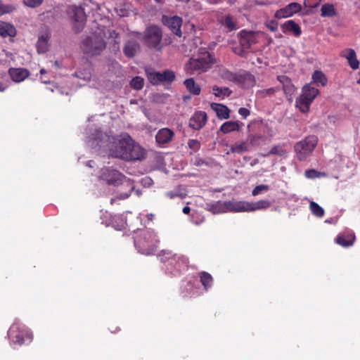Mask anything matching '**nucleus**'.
<instances>
[{
	"mask_svg": "<svg viewBox=\"0 0 360 360\" xmlns=\"http://www.w3.org/2000/svg\"><path fill=\"white\" fill-rule=\"evenodd\" d=\"M198 277L205 290H207L212 287L213 283V278L210 274L206 271H200L198 273Z\"/></svg>",
	"mask_w": 360,
	"mask_h": 360,
	"instance_id": "obj_30",
	"label": "nucleus"
},
{
	"mask_svg": "<svg viewBox=\"0 0 360 360\" xmlns=\"http://www.w3.org/2000/svg\"><path fill=\"white\" fill-rule=\"evenodd\" d=\"M111 155L127 161H134L143 158L142 148L126 135L120 139L115 148L110 149Z\"/></svg>",
	"mask_w": 360,
	"mask_h": 360,
	"instance_id": "obj_1",
	"label": "nucleus"
},
{
	"mask_svg": "<svg viewBox=\"0 0 360 360\" xmlns=\"http://www.w3.org/2000/svg\"><path fill=\"white\" fill-rule=\"evenodd\" d=\"M248 140L252 146H259L266 141V136L263 133L249 134Z\"/></svg>",
	"mask_w": 360,
	"mask_h": 360,
	"instance_id": "obj_29",
	"label": "nucleus"
},
{
	"mask_svg": "<svg viewBox=\"0 0 360 360\" xmlns=\"http://www.w3.org/2000/svg\"><path fill=\"white\" fill-rule=\"evenodd\" d=\"M358 83H359V84H360V80H359V81H358Z\"/></svg>",
	"mask_w": 360,
	"mask_h": 360,
	"instance_id": "obj_61",
	"label": "nucleus"
},
{
	"mask_svg": "<svg viewBox=\"0 0 360 360\" xmlns=\"http://www.w3.org/2000/svg\"><path fill=\"white\" fill-rule=\"evenodd\" d=\"M340 56L347 60L348 64L352 70H357L359 68V62L354 49H345L340 52Z\"/></svg>",
	"mask_w": 360,
	"mask_h": 360,
	"instance_id": "obj_21",
	"label": "nucleus"
},
{
	"mask_svg": "<svg viewBox=\"0 0 360 360\" xmlns=\"http://www.w3.org/2000/svg\"><path fill=\"white\" fill-rule=\"evenodd\" d=\"M278 89L275 87H271L266 89H262L257 91L256 95L259 98L271 96L274 94Z\"/></svg>",
	"mask_w": 360,
	"mask_h": 360,
	"instance_id": "obj_43",
	"label": "nucleus"
},
{
	"mask_svg": "<svg viewBox=\"0 0 360 360\" xmlns=\"http://www.w3.org/2000/svg\"><path fill=\"white\" fill-rule=\"evenodd\" d=\"M319 94L318 89L311 84H305L302 87L301 95L296 99L295 106L302 112H308L311 103Z\"/></svg>",
	"mask_w": 360,
	"mask_h": 360,
	"instance_id": "obj_6",
	"label": "nucleus"
},
{
	"mask_svg": "<svg viewBox=\"0 0 360 360\" xmlns=\"http://www.w3.org/2000/svg\"><path fill=\"white\" fill-rule=\"evenodd\" d=\"M0 35L2 37H15L16 35V29L10 23H4L0 26Z\"/></svg>",
	"mask_w": 360,
	"mask_h": 360,
	"instance_id": "obj_31",
	"label": "nucleus"
},
{
	"mask_svg": "<svg viewBox=\"0 0 360 360\" xmlns=\"http://www.w3.org/2000/svg\"><path fill=\"white\" fill-rule=\"evenodd\" d=\"M144 80L139 76L134 77L130 82V86L132 89L140 90L143 87Z\"/></svg>",
	"mask_w": 360,
	"mask_h": 360,
	"instance_id": "obj_42",
	"label": "nucleus"
},
{
	"mask_svg": "<svg viewBox=\"0 0 360 360\" xmlns=\"http://www.w3.org/2000/svg\"><path fill=\"white\" fill-rule=\"evenodd\" d=\"M163 23L167 25L170 30L176 36L181 37L182 34L181 27L182 19L179 16L167 17L164 15L162 18Z\"/></svg>",
	"mask_w": 360,
	"mask_h": 360,
	"instance_id": "obj_13",
	"label": "nucleus"
},
{
	"mask_svg": "<svg viewBox=\"0 0 360 360\" xmlns=\"http://www.w3.org/2000/svg\"><path fill=\"white\" fill-rule=\"evenodd\" d=\"M101 179L105 181L107 184L117 186L120 184H124L128 187V191L126 193H120L117 195L120 200H124L128 198L134 189V181L127 179L124 174L118 170L112 169V167L103 168L101 173Z\"/></svg>",
	"mask_w": 360,
	"mask_h": 360,
	"instance_id": "obj_2",
	"label": "nucleus"
},
{
	"mask_svg": "<svg viewBox=\"0 0 360 360\" xmlns=\"http://www.w3.org/2000/svg\"><path fill=\"white\" fill-rule=\"evenodd\" d=\"M25 5L30 8H36L39 6L43 0H22Z\"/></svg>",
	"mask_w": 360,
	"mask_h": 360,
	"instance_id": "obj_48",
	"label": "nucleus"
},
{
	"mask_svg": "<svg viewBox=\"0 0 360 360\" xmlns=\"http://www.w3.org/2000/svg\"><path fill=\"white\" fill-rule=\"evenodd\" d=\"M355 239L356 237L354 233L351 230H346L340 233L337 236L335 242L338 245L344 248H347L352 246L354 244Z\"/></svg>",
	"mask_w": 360,
	"mask_h": 360,
	"instance_id": "obj_17",
	"label": "nucleus"
},
{
	"mask_svg": "<svg viewBox=\"0 0 360 360\" xmlns=\"http://www.w3.org/2000/svg\"><path fill=\"white\" fill-rule=\"evenodd\" d=\"M213 64L210 53H207L205 58H190L186 64L187 73L193 75L195 72H205L210 69Z\"/></svg>",
	"mask_w": 360,
	"mask_h": 360,
	"instance_id": "obj_9",
	"label": "nucleus"
},
{
	"mask_svg": "<svg viewBox=\"0 0 360 360\" xmlns=\"http://www.w3.org/2000/svg\"><path fill=\"white\" fill-rule=\"evenodd\" d=\"M8 88V85L0 82V92L4 91Z\"/></svg>",
	"mask_w": 360,
	"mask_h": 360,
	"instance_id": "obj_55",
	"label": "nucleus"
},
{
	"mask_svg": "<svg viewBox=\"0 0 360 360\" xmlns=\"http://www.w3.org/2000/svg\"><path fill=\"white\" fill-rule=\"evenodd\" d=\"M69 13L73 22V30L76 32H81L86 20V15L84 8L73 5L70 7Z\"/></svg>",
	"mask_w": 360,
	"mask_h": 360,
	"instance_id": "obj_11",
	"label": "nucleus"
},
{
	"mask_svg": "<svg viewBox=\"0 0 360 360\" xmlns=\"http://www.w3.org/2000/svg\"><path fill=\"white\" fill-rule=\"evenodd\" d=\"M267 27L272 32H275L278 30V24L274 21H271L267 25Z\"/></svg>",
	"mask_w": 360,
	"mask_h": 360,
	"instance_id": "obj_53",
	"label": "nucleus"
},
{
	"mask_svg": "<svg viewBox=\"0 0 360 360\" xmlns=\"http://www.w3.org/2000/svg\"><path fill=\"white\" fill-rule=\"evenodd\" d=\"M309 208L311 213L318 217H321L324 214L323 209L315 202H310Z\"/></svg>",
	"mask_w": 360,
	"mask_h": 360,
	"instance_id": "obj_40",
	"label": "nucleus"
},
{
	"mask_svg": "<svg viewBox=\"0 0 360 360\" xmlns=\"http://www.w3.org/2000/svg\"><path fill=\"white\" fill-rule=\"evenodd\" d=\"M166 196L170 199H173L174 198L179 197L181 199L184 198L186 196V193H182L177 192L176 191H171L166 193Z\"/></svg>",
	"mask_w": 360,
	"mask_h": 360,
	"instance_id": "obj_49",
	"label": "nucleus"
},
{
	"mask_svg": "<svg viewBox=\"0 0 360 360\" xmlns=\"http://www.w3.org/2000/svg\"><path fill=\"white\" fill-rule=\"evenodd\" d=\"M146 218L148 219V220H149V221H152V220H153V219L154 218V214H151V213H150V214H148L146 215Z\"/></svg>",
	"mask_w": 360,
	"mask_h": 360,
	"instance_id": "obj_58",
	"label": "nucleus"
},
{
	"mask_svg": "<svg viewBox=\"0 0 360 360\" xmlns=\"http://www.w3.org/2000/svg\"><path fill=\"white\" fill-rule=\"evenodd\" d=\"M287 153V151L283 148L281 145H276L271 148L269 152L264 155V156H269L270 155H276L278 156H283Z\"/></svg>",
	"mask_w": 360,
	"mask_h": 360,
	"instance_id": "obj_41",
	"label": "nucleus"
},
{
	"mask_svg": "<svg viewBox=\"0 0 360 360\" xmlns=\"http://www.w3.org/2000/svg\"><path fill=\"white\" fill-rule=\"evenodd\" d=\"M336 15L335 7L331 4H324L321 8V15L322 17L331 18Z\"/></svg>",
	"mask_w": 360,
	"mask_h": 360,
	"instance_id": "obj_36",
	"label": "nucleus"
},
{
	"mask_svg": "<svg viewBox=\"0 0 360 360\" xmlns=\"http://www.w3.org/2000/svg\"><path fill=\"white\" fill-rule=\"evenodd\" d=\"M268 127L266 124H264L262 121H252L248 125V131L249 134H259L263 133L266 134V129Z\"/></svg>",
	"mask_w": 360,
	"mask_h": 360,
	"instance_id": "obj_25",
	"label": "nucleus"
},
{
	"mask_svg": "<svg viewBox=\"0 0 360 360\" xmlns=\"http://www.w3.org/2000/svg\"><path fill=\"white\" fill-rule=\"evenodd\" d=\"M212 108L214 110L218 118L226 120L230 117V110L227 106L220 103H212Z\"/></svg>",
	"mask_w": 360,
	"mask_h": 360,
	"instance_id": "obj_28",
	"label": "nucleus"
},
{
	"mask_svg": "<svg viewBox=\"0 0 360 360\" xmlns=\"http://www.w3.org/2000/svg\"><path fill=\"white\" fill-rule=\"evenodd\" d=\"M301 10V4L296 2L290 3L284 8L278 10L276 13V17L278 18L290 17L299 13Z\"/></svg>",
	"mask_w": 360,
	"mask_h": 360,
	"instance_id": "obj_14",
	"label": "nucleus"
},
{
	"mask_svg": "<svg viewBox=\"0 0 360 360\" xmlns=\"http://www.w3.org/2000/svg\"><path fill=\"white\" fill-rule=\"evenodd\" d=\"M222 77L225 80L233 82L237 84L252 86L255 84V77L249 73L236 74L229 70H225L222 73Z\"/></svg>",
	"mask_w": 360,
	"mask_h": 360,
	"instance_id": "obj_10",
	"label": "nucleus"
},
{
	"mask_svg": "<svg viewBox=\"0 0 360 360\" xmlns=\"http://www.w3.org/2000/svg\"><path fill=\"white\" fill-rule=\"evenodd\" d=\"M224 25L229 29V30H233L236 28V24L233 22V18L231 15H228L226 16L224 20Z\"/></svg>",
	"mask_w": 360,
	"mask_h": 360,
	"instance_id": "obj_47",
	"label": "nucleus"
},
{
	"mask_svg": "<svg viewBox=\"0 0 360 360\" xmlns=\"http://www.w3.org/2000/svg\"><path fill=\"white\" fill-rule=\"evenodd\" d=\"M312 79L315 83L320 84L322 86H326L328 82L326 76L321 70H315L314 72Z\"/></svg>",
	"mask_w": 360,
	"mask_h": 360,
	"instance_id": "obj_37",
	"label": "nucleus"
},
{
	"mask_svg": "<svg viewBox=\"0 0 360 360\" xmlns=\"http://www.w3.org/2000/svg\"><path fill=\"white\" fill-rule=\"evenodd\" d=\"M162 38V32L161 28L158 25H151L146 27L143 41L148 48L160 51L162 49L160 46Z\"/></svg>",
	"mask_w": 360,
	"mask_h": 360,
	"instance_id": "obj_7",
	"label": "nucleus"
},
{
	"mask_svg": "<svg viewBox=\"0 0 360 360\" xmlns=\"http://www.w3.org/2000/svg\"><path fill=\"white\" fill-rule=\"evenodd\" d=\"M109 37L117 39L119 36V34L115 30H108Z\"/></svg>",
	"mask_w": 360,
	"mask_h": 360,
	"instance_id": "obj_54",
	"label": "nucleus"
},
{
	"mask_svg": "<svg viewBox=\"0 0 360 360\" xmlns=\"http://www.w3.org/2000/svg\"><path fill=\"white\" fill-rule=\"evenodd\" d=\"M245 50H247V49H243V47L235 48L234 53L242 57H244L245 56Z\"/></svg>",
	"mask_w": 360,
	"mask_h": 360,
	"instance_id": "obj_52",
	"label": "nucleus"
},
{
	"mask_svg": "<svg viewBox=\"0 0 360 360\" xmlns=\"http://www.w3.org/2000/svg\"><path fill=\"white\" fill-rule=\"evenodd\" d=\"M167 255V258L170 260V264H174L177 271H180L184 266H186L188 263V259L184 256L178 255H172L170 252H162V256Z\"/></svg>",
	"mask_w": 360,
	"mask_h": 360,
	"instance_id": "obj_16",
	"label": "nucleus"
},
{
	"mask_svg": "<svg viewBox=\"0 0 360 360\" xmlns=\"http://www.w3.org/2000/svg\"><path fill=\"white\" fill-rule=\"evenodd\" d=\"M210 206V210L214 214L221 213L226 212V207L224 205V202H221L220 201L216 202L214 203L208 205Z\"/></svg>",
	"mask_w": 360,
	"mask_h": 360,
	"instance_id": "obj_38",
	"label": "nucleus"
},
{
	"mask_svg": "<svg viewBox=\"0 0 360 360\" xmlns=\"http://www.w3.org/2000/svg\"><path fill=\"white\" fill-rule=\"evenodd\" d=\"M282 32L284 34H292L296 37H299L302 34L300 26L292 20H289L281 25Z\"/></svg>",
	"mask_w": 360,
	"mask_h": 360,
	"instance_id": "obj_20",
	"label": "nucleus"
},
{
	"mask_svg": "<svg viewBox=\"0 0 360 360\" xmlns=\"http://www.w3.org/2000/svg\"><path fill=\"white\" fill-rule=\"evenodd\" d=\"M257 34L252 31L243 30L240 32V45L243 49H250L252 45L256 44Z\"/></svg>",
	"mask_w": 360,
	"mask_h": 360,
	"instance_id": "obj_15",
	"label": "nucleus"
},
{
	"mask_svg": "<svg viewBox=\"0 0 360 360\" xmlns=\"http://www.w3.org/2000/svg\"><path fill=\"white\" fill-rule=\"evenodd\" d=\"M49 35L48 34H41L38 39L37 49L39 53H45L48 49V41Z\"/></svg>",
	"mask_w": 360,
	"mask_h": 360,
	"instance_id": "obj_33",
	"label": "nucleus"
},
{
	"mask_svg": "<svg viewBox=\"0 0 360 360\" xmlns=\"http://www.w3.org/2000/svg\"><path fill=\"white\" fill-rule=\"evenodd\" d=\"M207 120V117L206 112L204 111H198L191 117L189 126L195 130H199L205 126Z\"/></svg>",
	"mask_w": 360,
	"mask_h": 360,
	"instance_id": "obj_18",
	"label": "nucleus"
},
{
	"mask_svg": "<svg viewBox=\"0 0 360 360\" xmlns=\"http://www.w3.org/2000/svg\"><path fill=\"white\" fill-rule=\"evenodd\" d=\"M174 136V131L169 128L160 129L155 135V141L158 144H166L170 142Z\"/></svg>",
	"mask_w": 360,
	"mask_h": 360,
	"instance_id": "obj_22",
	"label": "nucleus"
},
{
	"mask_svg": "<svg viewBox=\"0 0 360 360\" xmlns=\"http://www.w3.org/2000/svg\"><path fill=\"white\" fill-rule=\"evenodd\" d=\"M268 189V186L266 185H259V186H257L255 188H254V189L252 190V195H257L258 194L260 193V192L263 190H267Z\"/></svg>",
	"mask_w": 360,
	"mask_h": 360,
	"instance_id": "obj_50",
	"label": "nucleus"
},
{
	"mask_svg": "<svg viewBox=\"0 0 360 360\" xmlns=\"http://www.w3.org/2000/svg\"><path fill=\"white\" fill-rule=\"evenodd\" d=\"M249 151V145L245 141L240 140L235 142L230 146V150L226 154L238 153L241 154Z\"/></svg>",
	"mask_w": 360,
	"mask_h": 360,
	"instance_id": "obj_26",
	"label": "nucleus"
},
{
	"mask_svg": "<svg viewBox=\"0 0 360 360\" xmlns=\"http://www.w3.org/2000/svg\"><path fill=\"white\" fill-rule=\"evenodd\" d=\"M318 143V138L315 135H309L297 142L294 150L300 161H304L310 157Z\"/></svg>",
	"mask_w": 360,
	"mask_h": 360,
	"instance_id": "obj_5",
	"label": "nucleus"
},
{
	"mask_svg": "<svg viewBox=\"0 0 360 360\" xmlns=\"http://www.w3.org/2000/svg\"><path fill=\"white\" fill-rule=\"evenodd\" d=\"M156 3H158V4H163L164 3V0H154Z\"/></svg>",
	"mask_w": 360,
	"mask_h": 360,
	"instance_id": "obj_59",
	"label": "nucleus"
},
{
	"mask_svg": "<svg viewBox=\"0 0 360 360\" xmlns=\"http://www.w3.org/2000/svg\"><path fill=\"white\" fill-rule=\"evenodd\" d=\"M212 91L215 96L219 97L224 99L226 97H229L231 94L232 91L228 87H219L218 86H213Z\"/></svg>",
	"mask_w": 360,
	"mask_h": 360,
	"instance_id": "obj_35",
	"label": "nucleus"
},
{
	"mask_svg": "<svg viewBox=\"0 0 360 360\" xmlns=\"http://www.w3.org/2000/svg\"><path fill=\"white\" fill-rule=\"evenodd\" d=\"M139 49V44L136 40H129L123 48L124 55L128 58H133Z\"/></svg>",
	"mask_w": 360,
	"mask_h": 360,
	"instance_id": "obj_27",
	"label": "nucleus"
},
{
	"mask_svg": "<svg viewBox=\"0 0 360 360\" xmlns=\"http://www.w3.org/2000/svg\"><path fill=\"white\" fill-rule=\"evenodd\" d=\"M8 74L14 82H20L29 76L30 72L25 68H11L8 70Z\"/></svg>",
	"mask_w": 360,
	"mask_h": 360,
	"instance_id": "obj_23",
	"label": "nucleus"
},
{
	"mask_svg": "<svg viewBox=\"0 0 360 360\" xmlns=\"http://www.w3.org/2000/svg\"><path fill=\"white\" fill-rule=\"evenodd\" d=\"M248 210L252 212L258 210H264L271 206V202L267 200H262L255 202H248Z\"/></svg>",
	"mask_w": 360,
	"mask_h": 360,
	"instance_id": "obj_32",
	"label": "nucleus"
},
{
	"mask_svg": "<svg viewBox=\"0 0 360 360\" xmlns=\"http://www.w3.org/2000/svg\"><path fill=\"white\" fill-rule=\"evenodd\" d=\"M105 37L104 30L98 28L82 40L80 47L86 54L99 55L106 48V42L104 40Z\"/></svg>",
	"mask_w": 360,
	"mask_h": 360,
	"instance_id": "obj_3",
	"label": "nucleus"
},
{
	"mask_svg": "<svg viewBox=\"0 0 360 360\" xmlns=\"http://www.w3.org/2000/svg\"><path fill=\"white\" fill-rule=\"evenodd\" d=\"M134 244L141 253L153 255L158 250L160 240L154 230L145 229L136 236Z\"/></svg>",
	"mask_w": 360,
	"mask_h": 360,
	"instance_id": "obj_4",
	"label": "nucleus"
},
{
	"mask_svg": "<svg viewBox=\"0 0 360 360\" xmlns=\"http://www.w3.org/2000/svg\"><path fill=\"white\" fill-rule=\"evenodd\" d=\"M226 207V212H249L248 202L246 201H236L229 200L224 202Z\"/></svg>",
	"mask_w": 360,
	"mask_h": 360,
	"instance_id": "obj_19",
	"label": "nucleus"
},
{
	"mask_svg": "<svg viewBox=\"0 0 360 360\" xmlns=\"http://www.w3.org/2000/svg\"><path fill=\"white\" fill-rule=\"evenodd\" d=\"M8 335L11 341L14 344L22 345L25 343V339L31 341L32 335L27 327L20 323H14L8 331Z\"/></svg>",
	"mask_w": 360,
	"mask_h": 360,
	"instance_id": "obj_8",
	"label": "nucleus"
},
{
	"mask_svg": "<svg viewBox=\"0 0 360 360\" xmlns=\"http://www.w3.org/2000/svg\"><path fill=\"white\" fill-rule=\"evenodd\" d=\"M15 10V7L11 4H3L0 0V15L11 13Z\"/></svg>",
	"mask_w": 360,
	"mask_h": 360,
	"instance_id": "obj_44",
	"label": "nucleus"
},
{
	"mask_svg": "<svg viewBox=\"0 0 360 360\" xmlns=\"http://www.w3.org/2000/svg\"><path fill=\"white\" fill-rule=\"evenodd\" d=\"M243 123L239 121H228L221 124L219 130L224 134L238 131Z\"/></svg>",
	"mask_w": 360,
	"mask_h": 360,
	"instance_id": "obj_24",
	"label": "nucleus"
},
{
	"mask_svg": "<svg viewBox=\"0 0 360 360\" xmlns=\"http://www.w3.org/2000/svg\"><path fill=\"white\" fill-rule=\"evenodd\" d=\"M184 84L186 89L193 95H199L201 91V89L198 84H196L193 78L187 79L184 81Z\"/></svg>",
	"mask_w": 360,
	"mask_h": 360,
	"instance_id": "obj_34",
	"label": "nucleus"
},
{
	"mask_svg": "<svg viewBox=\"0 0 360 360\" xmlns=\"http://www.w3.org/2000/svg\"><path fill=\"white\" fill-rule=\"evenodd\" d=\"M148 81L153 85H158L164 82L171 83L175 79L174 72L167 70L163 72L147 71Z\"/></svg>",
	"mask_w": 360,
	"mask_h": 360,
	"instance_id": "obj_12",
	"label": "nucleus"
},
{
	"mask_svg": "<svg viewBox=\"0 0 360 360\" xmlns=\"http://www.w3.org/2000/svg\"><path fill=\"white\" fill-rule=\"evenodd\" d=\"M238 113L243 119H246L250 115V111L248 108H240Z\"/></svg>",
	"mask_w": 360,
	"mask_h": 360,
	"instance_id": "obj_51",
	"label": "nucleus"
},
{
	"mask_svg": "<svg viewBox=\"0 0 360 360\" xmlns=\"http://www.w3.org/2000/svg\"><path fill=\"white\" fill-rule=\"evenodd\" d=\"M188 146L190 149L193 151H198L200 148V143L199 141L196 139H188Z\"/></svg>",
	"mask_w": 360,
	"mask_h": 360,
	"instance_id": "obj_46",
	"label": "nucleus"
},
{
	"mask_svg": "<svg viewBox=\"0 0 360 360\" xmlns=\"http://www.w3.org/2000/svg\"><path fill=\"white\" fill-rule=\"evenodd\" d=\"M278 80L283 84V89L285 91L291 92L294 91V86L290 84L289 78L285 75L278 77Z\"/></svg>",
	"mask_w": 360,
	"mask_h": 360,
	"instance_id": "obj_39",
	"label": "nucleus"
},
{
	"mask_svg": "<svg viewBox=\"0 0 360 360\" xmlns=\"http://www.w3.org/2000/svg\"><path fill=\"white\" fill-rule=\"evenodd\" d=\"M304 175L308 179H315L320 177L321 176V173L316 169H311L306 170L304 172Z\"/></svg>",
	"mask_w": 360,
	"mask_h": 360,
	"instance_id": "obj_45",
	"label": "nucleus"
},
{
	"mask_svg": "<svg viewBox=\"0 0 360 360\" xmlns=\"http://www.w3.org/2000/svg\"><path fill=\"white\" fill-rule=\"evenodd\" d=\"M182 211L185 214H188L191 212V208L188 206H186L183 208Z\"/></svg>",
	"mask_w": 360,
	"mask_h": 360,
	"instance_id": "obj_56",
	"label": "nucleus"
},
{
	"mask_svg": "<svg viewBox=\"0 0 360 360\" xmlns=\"http://www.w3.org/2000/svg\"><path fill=\"white\" fill-rule=\"evenodd\" d=\"M40 73H41V74L45 73V70L41 69V70H40Z\"/></svg>",
	"mask_w": 360,
	"mask_h": 360,
	"instance_id": "obj_60",
	"label": "nucleus"
},
{
	"mask_svg": "<svg viewBox=\"0 0 360 360\" xmlns=\"http://www.w3.org/2000/svg\"><path fill=\"white\" fill-rule=\"evenodd\" d=\"M204 164H205V160H202V159H199V160H197V163H196V165H197L198 166H201V165H204Z\"/></svg>",
	"mask_w": 360,
	"mask_h": 360,
	"instance_id": "obj_57",
	"label": "nucleus"
}]
</instances>
